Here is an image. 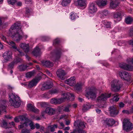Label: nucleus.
Segmentation results:
<instances>
[{
  "label": "nucleus",
  "instance_id": "44",
  "mask_svg": "<svg viewBox=\"0 0 133 133\" xmlns=\"http://www.w3.org/2000/svg\"><path fill=\"white\" fill-rule=\"evenodd\" d=\"M34 72H30L27 73L26 75L27 78H30L33 75Z\"/></svg>",
  "mask_w": 133,
  "mask_h": 133
},
{
  "label": "nucleus",
  "instance_id": "4",
  "mask_svg": "<svg viewBox=\"0 0 133 133\" xmlns=\"http://www.w3.org/2000/svg\"><path fill=\"white\" fill-rule=\"evenodd\" d=\"M87 91L85 94L86 97L88 99H95L96 97L97 93L96 89L94 87H90Z\"/></svg>",
  "mask_w": 133,
  "mask_h": 133
},
{
  "label": "nucleus",
  "instance_id": "15",
  "mask_svg": "<svg viewBox=\"0 0 133 133\" xmlns=\"http://www.w3.org/2000/svg\"><path fill=\"white\" fill-rule=\"evenodd\" d=\"M63 99V100L66 99L67 100L70 99L71 101H73L74 99V95L72 93L69 92L65 93L63 94L62 95V97Z\"/></svg>",
  "mask_w": 133,
  "mask_h": 133
},
{
  "label": "nucleus",
  "instance_id": "25",
  "mask_svg": "<svg viewBox=\"0 0 133 133\" xmlns=\"http://www.w3.org/2000/svg\"><path fill=\"white\" fill-rule=\"evenodd\" d=\"M123 13L122 12H113L112 13L113 16L115 19H116L119 21L121 19V17Z\"/></svg>",
  "mask_w": 133,
  "mask_h": 133
},
{
  "label": "nucleus",
  "instance_id": "49",
  "mask_svg": "<svg viewBox=\"0 0 133 133\" xmlns=\"http://www.w3.org/2000/svg\"><path fill=\"white\" fill-rule=\"evenodd\" d=\"M76 14L72 13L70 15V18L72 20H74L77 17Z\"/></svg>",
  "mask_w": 133,
  "mask_h": 133
},
{
  "label": "nucleus",
  "instance_id": "7",
  "mask_svg": "<svg viewBox=\"0 0 133 133\" xmlns=\"http://www.w3.org/2000/svg\"><path fill=\"white\" fill-rule=\"evenodd\" d=\"M111 89L114 91H118L122 86V83L119 80L117 79L113 80L111 83Z\"/></svg>",
  "mask_w": 133,
  "mask_h": 133
},
{
  "label": "nucleus",
  "instance_id": "29",
  "mask_svg": "<svg viewBox=\"0 0 133 133\" xmlns=\"http://www.w3.org/2000/svg\"><path fill=\"white\" fill-rule=\"evenodd\" d=\"M98 16L101 18H103L108 14V12L107 10H104L99 11L98 13Z\"/></svg>",
  "mask_w": 133,
  "mask_h": 133
},
{
  "label": "nucleus",
  "instance_id": "18",
  "mask_svg": "<svg viewBox=\"0 0 133 133\" xmlns=\"http://www.w3.org/2000/svg\"><path fill=\"white\" fill-rule=\"evenodd\" d=\"M3 56L5 59L7 61H10L12 58L11 51H6L3 54Z\"/></svg>",
  "mask_w": 133,
  "mask_h": 133
},
{
  "label": "nucleus",
  "instance_id": "31",
  "mask_svg": "<svg viewBox=\"0 0 133 133\" xmlns=\"http://www.w3.org/2000/svg\"><path fill=\"white\" fill-rule=\"evenodd\" d=\"M27 108L28 110L30 111L34 112L35 113H37L39 110L34 107L32 104H29L27 105Z\"/></svg>",
  "mask_w": 133,
  "mask_h": 133
},
{
  "label": "nucleus",
  "instance_id": "40",
  "mask_svg": "<svg viewBox=\"0 0 133 133\" xmlns=\"http://www.w3.org/2000/svg\"><path fill=\"white\" fill-rule=\"evenodd\" d=\"M27 67V66L26 65H21L19 66L18 68L21 71H22L26 70Z\"/></svg>",
  "mask_w": 133,
  "mask_h": 133
},
{
  "label": "nucleus",
  "instance_id": "48",
  "mask_svg": "<svg viewBox=\"0 0 133 133\" xmlns=\"http://www.w3.org/2000/svg\"><path fill=\"white\" fill-rule=\"evenodd\" d=\"M62 97L60 98L57 99V104H60L64 101Z\"/></svg>",
  "mask_w": 133,
  "mask_h": 133
},
{
  "label": "nucleus",
  "instance_id": "14",
  "mask_svg": "<svg viewBox=\"0 0 133 133\" xmlns=\"http://www.w3.org/2000/svg\"><path fill=\"white\" fill-rule=\"evenodd\" d=\"M119 66L121 68L125 70L129 71L133 70V66L126 63L120 64Z\"/></svg>",
  "mask_w": 133,
  "mask_h": 133
},
{
  "label": "nucleus",
  "instance_id": "13",
  "mask_svg": "<svg viewBox=\"0 0 133 133\" xmlns=\"http://www.w3.org/2000/svg\"><path fill=\"white\" fill-rule=\"evenodd\" d=\"M41 79V77H39L33 79L31 81L29 82L28 88H31L36 86Z\"/></svg>",
  "mask_w": 133,
  "mask_h": 133
},
{
  "label": "nucleus",
  "instance_id": "11",
  "mask_svg": "<svg viewBox=\"0 0 133 133\" xmlns=\"http://www.w3.org/2000/svg\"><path fill=\"white\" fill-rule=\"evenodd\" d=\"M104 125H107L109 126H112L115 123V121L112 118H107L102 121Z\"/></svg>",
  "mask_w": 133,
  "mask_h": 133
},
{
  "label": "nucleus",
  "instance_id": "52",
  "mask_svg": "<svg viewBox=\"0 0 133 133\" xmlns=\"http://www.w3.org/2000/svg\"><path fill=\"white\" fill-rule=\"evenodd\" d=\"M1 38L4 41L6 42V38L3 35H1L0 36Z\"/></svg>",
  "mask_w": 133,
  "mask_h": 133
},
{
  "label": "nucleus",
  "instance_id": "8",
  "mask_svg": "<svg viewBox=\"0 0 133 133\" xmlns=\"http://www.w3.org/2000/svg\"><path fill=\"white\" fill-rule=\"evenodd\" d=\"M111 95V93H102L99 94L97 97L96 101L97 102L103 104L104 103L107 99L110 97Z\"/></svg>",
  "mask_w": 133,
  "mask_h": 133
},
{
  "label": "nucleus",
  "instance_id": "61",
  "mask_svg": "<svg viewBox=\"0 0 133 133\" xmlns=\"http://www.w3.org/2000/svg\"><path fill=\"white\" fill-rule=\"evenodd\" d=\"M124 103L122 102H121L119 103V106L120 107H124Z\"/></svg>",
  "mask_w": 133,
  "mask_h": 133
},
{
  "label": "nucleus",
  "instance_id": "17",
  "mask_svg": "<svg viewBox=\"0 0 133 133\" xmlns=\"http://www.w3.org/2000/svg\"><path fill=\"white\" fill-rule=\"evenodd\" d=\"M65 82L70 86H74L76 83L75 77H71L65 80Z\"/></svg>",
  "mask_w": 133,
  "mask_h": 133
},
{
  "label": "nucleus",
  "instance_id": "9",
  "mask_svg": "<svg viewBox=\"0 0 133 133\" xmlns=\"http://www.w3.org/2000/svg\"><path fill=\"white\" fill-rule=\"evenodd\" d=\"M118 74L121 78L127 81H129L131 79V75L127 72L121 71L118 72Z\"/></svg>",
  "mask_w": 133,
  "mask_h": 133
},
{
  "label": "nucleus",
  "instance_id": "34",
  "mask_svg": "<svg viewBox=\"0 0 133 133\" xmlns=\"http://www.w3.org/2000/svg\"><path fill=\"white\" fill-rule=\"evenodd\" d=\"M19 60L18 59L13 61L9 64L8 66L9 68L10 69L12 68L14 65L17 64L18 62H20Z\"/></svg>",
  "mask_w": 133,
  "mask_h": 133
},
{
  "label": "nucleus",
  "instance_id": "3",
  "mask_svg": "<svg viewBox=\"0 0 133 133\" xmlns=\"http://www.w3.org/2000/svg\"><path fill=\"white\" fill-rule=\"evenodd\" d=\"M9 102L11 106L14 107L15 108L19 107L21 104L19 97L15 93H11L9 94Z\"/></svg>",
  "mask_w": 133,
  "mask_h": 133
},
{
  "label": "nucleus",
  "instance_id": "55",
  "mask_svg": "<svg viewBox=\"0 0 133 133\" xmlns=\"http://www.w3.org/2000/svg\"><path fill=\"white\" fill-rule=\"evenodd\" d=\"M22 133H29L30 132V130L25 129L22 130Z\"/></svg>",
  "mask_w": 133,
  "mask_h": 133
},
{
  "label": "nucleus",
  "instance_id": "37",
  "mask_svg": "<svg viewBox=\"0 0 133 133\" xmlns=\"http://www.w3.org/2000/svg\"><path fill=\"white\" fill-rule=\"evenodd\" d=\"M71 105L70 104H68L65 106L64 107L63 111L66 112H69L71 111Z\"/></svg>",
  "mask_w": 133,
  "mask_h": 133
},
{
  "label": "nucleus",
  "instance_id": "39",
  "mask_svg": "<svg viewBox=\"0 0 133 133\" xmlns=\"http://www.w3.org/2000/svg\"><path fill=\"white\" fill-rule=\"evenodd\" d=\"M71 2V0H62V5L64 6H66L69 4Z\"/></svg>",
  "mask_w": 133,
  "mask_h": 133
},
{
  "label": "nucleus",
  "instance_id": "30",
  "mask_svg": "<svg viewBox=\"0 0 133 133\" xmlns=\"http://www.w3.org/2000/svg\"><path fill=\"white\" fill-rule=\"evenodd\" d=\"M42 65L46 67H50L53 66V64L49 61L43 60L42 62Z\"/></svg>",
  "mask_w": 133,
  "mask_h": 133
},
{
  "label": "nucleus",
  "instance_id": "12",
  "mask_svg": "<svg viewBox=\"0 0 133 133\" xmlns=\"http://www.w3.org/2000/svg\"><path fill=\"white\" fill-rule=\"evenodd\" d=\"M6 103L5 100L3 99L0 101V115L6 111V109L7 107Z\"/></svg>",
  "mask_w": 133,
  "mask_h": 133
},
{
  "label": "nucleus",
  "instance_id": "16",
  "mask_svg": "<svg viewBox=\"0 0 133 133\" xmlns=\"http://www.w3.org/2000/svg\"><path fill=\"white\" fill-rule=\"evenodd\" d=\"M109 111L110 116L112 117L115 116L118 113V111L114 106L110 107L109 108Z\"/></svg>",
  "mask_w": 133,
  "mask_h": 133
},
{
  "label": "nucleus",
  "instance_id": "27",
  "mask_svg": "<svg viewBox=\"0 0 133 133\" xmlns=\"http://www.w3.org/2000/svg\"><path fill=\"white\" fill-rule=\"evenodd\" d=\"M107 0H99L97 1L96 3L99 8H102L107 4Z\"/></svg>",
  "mask_w": 133,
  "mask_h": 133
},
{
  "label": "nucleus",
  "instance_id": "50",
  "mask_svg": "<svg viewBox=\"0 0 133 133\" xmlns=\"http://www.w3.org/2000/svg\"><path fill=\"white\" fill-rule=\"evenodd\" d=\"M51 103L52 104H57V99L53 98L50 101Z\"/></svg>",
  "mask_w": 133,
  "mask_h": 133
},
{
  "label": "nucleus",
  "instance_id": "46",
  "mask_svg": "<svg viewBox=\"0 0 133 133\" xmlns=\"http://www.w3.org/2000/svg\"><path fill=\"white\" fill-rule=\"evenodd\" d=\"M17 2V0H8V2L9 4L14 5Z\"/></svg>",
  "mask_w": 133,
  "mask_h": 133
},
{
  "label": "nucleus",
  "instance_id": "19",
  "mask_svg": "<svg viewBox=\"0 0 133 133\" xmlns=\"http://www.w3.org/2000/svg\"><path fill=\"white\" fill-rule=\"evenodd\" d=\"M88 10V11L91 14L95 13L97 11V8L94 3H90Z\"/></svg>",
  "mask_w": 133,
  "mask_h": 133
},
{
  "label": "nucleus",
  "instance_id": "56",
  "mask_svg": "<svg viewBox=\"0 0 133 133\" xmlns=\"http://www.w3.org/2000/svg\"><path fill=\"white\" fill-rule=\"evenodd\" d=\"M129 34L130 36H133V27L131 28L130 29Z\"/></svg>",
  "mask_w": 133,
  "mask_h": 133
},
{
  "label": "nucleus",
  "instance_id": "47",
  "mask_svg": "<svg viewBox=\"0 0 133 133\" xmlns=\"http://www.w3.org/2000/svg\"><path fill=\"white\" fill-rule=\"evenodd\" d=\"M127 62L129 64L131 63L133 64V58H128L127 60Z\"/></svg>",
  "mask_w": 133,
  "mask_h": 133
},
{
  "label": "nucleus",
  "instance_id": "35",
  "mask_svg": "<svg viewBox=\"0 0 133 133\" xmlns=\"http://www.w3.org/2000/svg\"><path fill=\"white\" fill-rule=\"evenodd\" d=\"M91 107L92 105L90 103H87L83 106L82 110L84 111H85L90 108Z\"/></svg>",
  "mask_w": 133,
  "mask_h": 133
},
{
  "label": "nucleus",
  "instance_id": "58",
  "mask_svg": "<svg viewBox=\"0 0 133 133\" xmlns=\"http://www.w3.org/2000/svg\"><path fill=\"white\" fill-rule=\"evenodd\" d=\"M28 82H26L24 83H21V84L22 85L24 86V87H28Z\"/></svg>",
  "mask_w": 133,
  "mask_h": 133
},
{
  "label": "nucleus",
  "instance_id": "24",
  "mask_svg": "<svg viewBox=\"0 0 133 133\" xmlns=\"http://www.w3.org/2000/svg\"><path fill=\"white\" fill-rule=\"evenodd\" d=\"M61 54V50L59 49L55 51L54 53L53 58L54 61H56L58 60L60 58Z\"/></svg>",
  "mask_w": 133,
  "mask_h": 133
},
{
  "label": "nucleus",
  "instance_id": "28",
  "mask_svg": "<svg viewBox=\"0 0 133 133\" xmlns=\"http://www.w3.org/2000/svg\"><path fill=\"white\" fill-rule=\"evenodd\" d=\"M44 113L52 115L54 114L55 112V110L54 109L50 107L47 108L45 111L43 112Z\"/></svg>",
  "mask_w": 133,
  "mask_h": 133
},
{
  "label": "nucleus",
  "instance_id": "5",
  "mask_svg": "<svg viewBox=\"0 0 133 133\" xmlns=\"http://www.w3.org/2000/svg\"><path fill=\"white\" fill-rule=\"evenodd\" d=\"M19 119L21 121V125L18 126L19 129L25 128L27 127L28 123L27 118L24 115L19 116L18 118L16 117L14 118V121L16 122H18Z\"/></svg>",
  "mask_w": 133,
  "mask_h": 133
},
{
  "label": "nucleus",
  "instance_id": "22",
  "mask_svg": "<svg viewBox=\"0 0 133 133\" xmlns=\"http://www.w3.org/2000/svg\"><path fill=\"white\" fill-rule=\"evenodd\" d=\"M83 85V84L81 82L77 83L74 85V89L77 92H80L82 89Z\"/></svg>",
  "mask_w": 133,
  "mask_h": 133
},
{
  "label": "nucleus",
  "instance_id": "57",
  "mask_svg": "<svg viewBox=\"0 0 133 133\" xmlns=\"http://www.w3.org/2000/svg\"><path fill=\"white\" fill-rule=\"evenodd\" d=\"M47 104L46 102H42L41 104V105L42 107H45L47 106Z\"/></svg>",
  "mask_w": 133,
  "mask_h": 133
},
{
  "label": "nucleus",
  "instance_id": "26",
  "mask_svg": "<svg viewBox=\"0 0 133 133\" xmlns=\"http://www.w3.org/2000/svg\"><path fill=\"white\" fill-rule=\"evenodd\" d=\"M53 86L52 83L50 82H48L44 83L43 85L42 89L46 90L51 88Z\"/></svg>",
  "mask_w": 133,
  "mask_h": 133
},
{
  "label": "nucleus",
  "instance_id": "43",
  "mask_svg": "<svg viewBox=\"0 0 133 133\" xmlns=\"http://www.w3.org/2000/svg\"><path fill=\"white\" fill-rule=\"evenodd\" d=\"M118 94L117 93H116L114 95V98H113V100L115 101L116 102H117L118 101L119 99V98L118 97Z\"/></svg>",
  "mask_w": 133,
  "mask_h": 133
},
{
  "label": "nucleus",
  "instance_id": "45",
  "mask_svg": "<svg viewBox=\"0 0 133 133\" xmlns=\"http://www.w3.org/2000/svg\"><path fill=\"white\" fill-rule=\"evenodd\" d=\"M59 92L58 90L56 89H53L50 91L51 94H54L58 93Z\"/></svg>",
  "mask_w": 133,
  "mask_h": 133
},
{
  "label": "nucleus",
  "instance_id": "21",
  "mask_svg": "<svg viewBox=\"0 0 133 133\" xmlns=\"http://www.w3.org/2000/svg\"><path fill=\"white\" fill-rule=\"evenodd\" d=\"M19 46L25 52H28L29 51V46L28 44L25 43H21L20 44Z\"/></svg>",
  "mask_w": 133,
  "mask_h": 133
},
{
  "label": "nucleus",
  "instance_id": "53",
  "mask_svg": "<svg viewBox=\"0 0 133 133\" xmlns=\"http://www.w3.org/2000/svg\"><path fill=\"white\" fill-rule=\"evenodd\" d=\"M68 117V116L66 115H62L60 118V119H65L67 118Z\"/></svg>",
  "mask_w": 133,
  "mask_h": 133
},
{
  "label": "nucleus",
  "instance_id": "36",
  "mask_svg": "<svg viewBox=\"0 0 133 133\" xmlns=\"http://www.w3.org/2000/svg\"><path fill=\"white\" fill-rule=\"evenodd\" d=\"M57 125L56 124H54L53 125H51L49 126L48 127V130L50 131L51 132H53L55 131V128H57Z\"/></svg>",
  "mask_w": 133,
  "mask_h": 133
},
{
  "label": "nucleus",
  "instance_id": "2",
  "mask_svg": "<svg viewBox=\"0 0 133 133\" xmlns=\"http://www.w3.org/2000/svg\"><path fill=\"white\" fill-rule=\"evenodd\" d=\"M85 124L84 122L80 121L79 120L75 121L74 125L75 129L74 132L71 133H85L86 132L83 130L85 127Z\"/></svg>",
  "mask_w": 133,
  "mask_h": 133
},
{
  "label": "nucleus",
  "instance_id": "41",
  "mask_svg": "<svg viewBox=\"0 0 133 133\" xmlns=\"http://www.w3.org/2000/svg\"><path fill=\"white\" fill-rule=\"evenodd\" d=\"M132 18L130 17H128L125 19V22L127 24H130L132 21Z\"/></svg>",
  "mask_w": 133,
  "mask_h": 133
},
{
  "label": "nucleus",
  "instance_id": "64",
  "mask_svg": "<svg viewBox=\"0 0 133 133\" xmlns=\"http://www.w3.org/2000/svg\"><path fill=\"white\" fill-rule=\"evenodd\" d=\"M88 122L90 123H91L92 122H93V121L92 119L91 118H88L87 120Z\"/></svg>",
  "mask_w": 133,
  "mask_h": 133
},
{
  "label": "nucleus",
  "instance_id": "62",
  "mask_svg": "<svg viewBox=\"0 0 133 133\" xmlns=\"http://www.w3.org/2000/svg\"><path fill=\"white\" fill-rule=\"evenodd\" d=\"M41 126L38 123H36L35 124V127L37 129H39Z\"/></svg>",
  "mask_w": 133,
  "mask_h": 133
},
{
  "label": "nucleus",
  "instance_id": "38",
  "mask_svg": "<svg viewBox=\"0 0 133 133\" xmlns=\"http://www.w3.org/2000/svg\"><path fill=\"white\" fill-rule=\"evenodd\" d=\"M102 23L104 24L106 28H110L111 27V22H108L106 20H104L102 21Z\"/></svg>",
  "mask_w": 133,
  "mask_h": 133
},
{
  "label": "nucleus",
  "instance_id": "63",
  "mask_svg": "<svg viewBox=\"0 0 133 133\" xmlns=\"http://www.w3.org/2000/svg\"><path fill=\"white\" fill-rule=\"evenodd\" d=\"M46 72L47 74L49 75L50 77H51L52 76V74L50 72L48 71H46Z\"/></svg>",
  "mask_w": 133,
  "mask_h": 133
},
{
  "label": "nucleus",
  "instance_id": "23",
  "mask_svg": "<svg viewBox=\"0 0 133 133\" xmlns=\"http://www.w3.org/2000/svg\"><path fill=\"white\" fill-rule=\"evenodd\" d=\"M7 43L14 49H16L18 51L21 55L22 56L24 55L23 53L20 50V49H17V47L16 46L15 43L12 41H6Z\"/></svg>",
  "mask_w": 133,
  "mask_h": 133
},
{
  "label": "nucleus",
  "instance_id": "20",
  "mask_svg": "<svg viewBox=\"0 0 133 133\" xmlns=\"http://www.w3.org/2000/svg\"><path fill=\"white\" fill-rule=\"evenodd\" d=\"M74 4L77 6L85 7L86 6L87 2L86 0H77L75 2Z\"/></svg>",
  "mask_w": 133,
  "mask_h": 133
},
{
  "label": "nucleus",
  "instance_id": "10",
  "mask_svg": "<svg viewBox=\"0 0 133 133\" xmlns=\"http://www.w3.org/2000/svg\"><path fill=\"white\" fill-rule=\"evenodd\" d=\"M56 74L57 77L61 79L64 80L65 79L66 73L64 70L59 69L57 71Z\"/></svg>",
  "mask_w": 133,
  "mask_h": 133
},
{
  "label": "nucleus",
  "instance_id": "51",
  "mask_svg": "<svg viewBox=\"0 0 133 133\" xmlns=\"http://www.w3.org/2000/svg\"><path fill=\"white\" fill-rule=\"evenodd\" d=\"M64 107L63 106H59L58 108V111L60 112H62V111H63L64 109Z\"/></svg>",
  "mask_w": 133,
  "mask_h": 133
},
{
  "label": "nucleus",
  "instance_id": "54",
  "mask_svg": "<svg viewBox=\"0 0 133 133\" xmlns=\"http://www.w3.org/2000/svg\"><path fill=\"white\" fill-rule=\"evenodd\" d=\"M59 42V40L58 38H57L54 40L53 42V44H56L58 43Z\"/></svg>",
  "mask_w": 133,
  "mask_h": 133
},
{
  "label": "nucleus",
  "instance_id": "32",
  "mask_svg": "<svg viewBox=\"0 0 133 133\" xmlns=\"http://www.w3.org/2000/svg\"><path fill=\"white\" fill-rule=\"evenodd\" d=\"M33 54L36 56H39L42 54L40 49L38 47L36 46L32 52Z\"/></svg>",
  "mask_w": 133,
  "mask_h": 133
},
{
  "label": "nucleus",
  "instance_id": "59",
  "mask_svg": "<svg viewBox=\"0 0 133 133\" xmlns=\"http://www.w3.org/2000/svg\"><path fill=\"white\" fill-rule=\"evenodd\" d=\"M39 129H40V131L41 132H43L44 131V127L43 126H41Z\"/></svg>",
  "mask_w": 133,
  "mask_h": 133
},
{
  "label": "nucleus",
  "instance_id": "42",
  "mask_svg": "<svg viewBox=\"0 0 133 133\" xmlns=\"http://www.w3.org/2000/svg\"><path fill=\"white\" fill-rule=\"evenodd\" d=\"M28 123H27V125L28 124H29L30 127L31 129H34L35 127V125L34 124V123L32 122H31L30 123H29L28 122V120L27 119Z\"/></svg>",
  "mask_w": 133,
  "mask_h": 133
},
{
  "label": "nucleus",
  "instance_id": "60",
  "mask_svg": "<svg viewBox=\"0 0 133 133\" xmlns=\"http://www.w3.org/2000/svg\"><path fill=\"white\" fill-rule=\"evenodd\" d=\"M122 112L123 114H129V112L128 110H123L122 111Z\"/></svg>",
  "mask_w": 133,
  "mask_h": 133
},
{
  "label": "nucleus",
  "instance_id": "33",
  "mask_svg": "<svg viewBox=\"0 0 133 133\" xmlns=\"http://www.w3.org/2000/svg\"><path fill=\"white\" fill-rule=\"evenodd\" d=\"M119 4L118 1H111L110 3V7L112 9H114L117 7Z\"/></svg>",
  "mask_w": 133,
  "mask_h": 133
},
{
  "label": "nucleus",
  "instance_id": "6",
  "mask_svg": "<svg viewBox=\"0 0 133 133\" xmlns=\"http://www.w3.org/2000/svg\"><path fill=\"white\" fill-rule=\"evenodd\" d=\"M123 129L128 132L133 129V125L129 119H124L123 123Z\"/></svg>",
  "mask_w": 133,
  "mask_h": 133
},
{
  "label": "nucleus",
  "instance_id": "1",
  "mask_svg": "<svg viewBox=\"0 0 133 133\" xmlns=\"http://www.w3.org/2000/svg\"><path fill=\"white\" fill-rule=\"evenodd\" d=\"M10 35L14 40L19 41L23 38H26L28 36L24 34L21 29V24L19 23H14L9 30Z\"/></svg>",
  "mask_w": 133,
  "mask_h": 133
}]
</instances>
